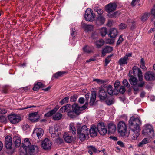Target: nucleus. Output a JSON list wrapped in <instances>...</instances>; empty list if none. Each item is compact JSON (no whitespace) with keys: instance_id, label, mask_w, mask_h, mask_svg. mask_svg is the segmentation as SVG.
<instances>
[{"instance_id":"14","label":"nucleus","mask_w":155,"mask_h":155,"mask_svg":"<svg viewBox=\"0 0 155 155\" xmlns=\"http://www.w3.org/2000/svg\"><path fill=\"white\" fill-rule=\"evenodd\" d=\"M117 5L114 3H110L105 7V10L107 12H110L114 11L116 9Z\"/></svg>"},{"instance_id":"53","label":"nucleus","mask_w":155,"mask_h":155,"mask_svg":"<svg viewBox=\"0 0 155 155\" xmlns=\"http://www.w3.org/2000/svg\"><path fill=\"white\" fill-rule=\"evenodd\" d=\"M6 121V119L5 116H0V121L2 122H5Z\"/></svg>"},{"instance_id":"27","label":"nucleus","mask_w":155,"mask_h":155,"mask_svg":"<svg viewBox=\"0 0 155 155\" xmlns=\"http://www.w3.org/2000/svg\"><path fill=\"white\" fill-rule=\"evenodd\" d=\"M64 138L65 142L67 143H70L72 140V137L70 136H69L66 133H65L64 134Z\"/></svg>"},{"instance_id":"3","label":"nucleus","mask_w":155,"mask_h":155,"mask_svg":"<svg viewBox=\"0 0 155 155\" xmlns=\"http://www.w3.org/2000/svg\"><path fill=\"white\" fill-rule=\"evenodd\" d=\"M77 135L81 141H84L88 137L89 130L86 126L84 125L79 127L77 130Z\"/></svg>"},{"instance_id":"17","label":"nucleus","mask_w":155,"mask_h":155,"mask_svg":"<svg viewBox=\"0 0 155 155\" xmlns=\"http://www.w3.org/2000/svg\"><path fill=\"white\" fill-rule=\"evenodd\" d=\"M97 128L94 126H93L89 130L90 135L93 137H95L97 135Z\"/></svg>"},{"instance_id":"19","label":"nucleus","mask_w":155,"mask_h":155,"mask_svg":"<svg viewBox=\"0 0 155 155\" xmlns=\"http://www.w3.org/2000/svg\"><path fill=\"white\" fill-rule=\"evenodd\" d=\"M71 109V105L70 104H67L61 107L59 110V112L60 113H63L65 112H68Z\"/></svg>"},{"instance_id":"57","label":"nucleus","mask_w":155,"mask_h":155,"mask_svg":"<svg viewBox=\"0 0 155 155\" xmlns=\"http://www.w3.org/2000/svg\"><path fill=\"white\" fill-rule=\"evenodd\" d=\"M96 59V57H91L90 59L86 61V62L87 63L90 62L92 61H94Z\"/></svg>"},{"instance_id":"23","label":"nucleus","mask_w":155,"mask_h":155,"mask_svg":"<svg viewBox=\"0 0 155 155\" xmlns=\"http://www.w3.org/2000/svg\"><path fill=\"white\" fill-rule=\"evenodd\" d=\"M82 27L87 31H90L93 30L94 26L91 25H87L84 23H82L81 25Z\"/></svg>"},{"instance_id":"52","label":"nucleus","mask_w":155,"mask_h":155,"mask_svg":"<svg viewBox=\"0 0 155 155\" xmlns=\"http://www.w3.org/2000/svg\"><path fill=\"white\" fill-rule=\"evenodd\" d=\"M78 97L76 95H74L71 96L70 101L71 102H75L77 100Z\"/></svg>"},{"instance_id":"28","label":"nucleus","mask_w":155,"mask_h":155,"mask_svg":"<svg viewBox=\"0 0 155 155\" xmlns=\"http://www.w3.org/2000/svg\"><path fill=\"white\" fill-rule=\"evenodd\" d=\"M44 87V85L41 82H38L37 83L35 84L33 89L34 91H36L38 90L40 88H42Z\"/></svg>"},{"instance_id":"43","label":"nucleus","mask_w":155,"mask_h":155,"mask_svg":"<svg viewBox=\"0 0 155 155\" xmlns=\"http://www.w3.org/2000/svg\"><path fill=\"white\" fill-rule=\"evenodd\" d=\"M106 102L108 105H110L114 102V99L112 97L110 98L108 97L106 100Z\"/></svg>"},{"instance_id":"47","label":"nucleus","mask_w":155,"mask_h":155,"mask_svg":"<svg viewBox=\"0 0 155 155\" xmlns=\"http://www.w3.org/2000/svg\"><path fill=\"white\" fill-rule=\"evenodd\" d=\"M94 10L99 14H102L103 13V10L99 8H95Z\"/></svg>"},{"instance_id":"29","label":"nucleus","mask_w":155,"mask_h":155,"mask_svg":"<svg viewBox=\"0 0 155 155\" xmlns=\"http://www.w3.org/2000/svg\"><path fill=\"white\" fill-rule=\"evenodd\" d=\"M70 132L71 133L73 134L74 135L76 133V130L73 123H71L69 126Z\"/></svg>"},{"instance_id":"49","label":"nucleus","mask_w":155,"mask_h":155,"mask_svg":"<svg viewBox=\"0 0 155 155\" xmlns=\"http://www.w3.org/2000/svg\"><path fill=\"white\" fill-rule=\"evenodd\" d=\"M123 84L127 87H129L130 86V84L128 83L126 79H124L123 80Z\"/></svg>"},{"instance_id":"41","label":"nucleus","mask_w":155,"mask_h":155,"mask_svg":"<svg viewBox=\"0 0 155 155\" xmlns=\"http://www.w3.org/2000/svg\"><path fill=\"white\" fill-rule=\"evenodd\" d=\"M100 32L101 35L104 36L107 33V29L105 28H102L100 29Z\"/></svg>"},{"instance_id":"62","label":"nucleus","mask_w":155,"mask_h":155,"mask_svg":"<svg viewBox=\"0 0 155 155\" xmlns=\"http://www.w3.org/2000/svg\"><path fill=\"white\" fill-rule=\"evenodd\" d=\"M134 86L133 87L134 90V91H135L134 93L135 94H137V92H138L139 91V88L137 86Z\"/></svg>"},{"instance_id":"64","label":"nucleus","mask_w":155,"mask_h":155,"mask_svg":"<svg viewBox=\"0 0 155 155\" xmlns=\"http://www.w3.org/2000/svg\"><path fill=\"white\" fill-rule=\"evenodd\" d=\"M79 102L81 104H83L84 102V99L82 97H81L79 100Z\"/></svg>"},{"instance_id":"51","label":"nucleus","mask_w":155,"mask_h":155,"mask_svg":"<svg viewBox=\"0 0 155 155\" xmlns=\"http://www.w3.org/2000/svg\"><path fill=\"white\" fill-rule=\"evenodd\" d=\"M90 147L91 148V149L92 150V151L94 152H97V149L95 147L93 146H90L87 147Z\"/></svg>"},{"instance_id":"4","label":"nucleus","mask_w":155,"mask_h":155,"mask_svg":"<svg viewBox=\"0 0 155 155\" xmlns=\"http://www.w3.org/2000/svg\"><path fill=\"white\" fill-rule=\"evenodd\" d=\"M118 131L122 137H128L129 136V133L127 131V126L123 121H120L118 124Z\"/></svg>"},{"instance_id":"6","label":"nucleus","mask_w":155,"mask_h":155,"mask_svg":"<svg viewBox=\"0 0 155 155\" xmlns=\"http://www.w3.org/2000/svg\"><path fill=\"white\" fill-rule=\"evenodd\" d=\"M9 122L12 124H16L18 123L21 120V117L16 114H11L8 116Z\"/></svg>"},{"instance_id":"37","label":"nucleus","mask_w":155,"mask_h":155,"mask_svg":"<svg viewBox=\"0 0 155 155\" xmlns=\"http://www.w3.org/2000/svg\"><path fill=\"white\" fill-rule=\"evenodd\" d=\"M144 76L145 78H155V74L152 71H148L145 74Z\"/></svg>"},{"instance_id":"7","label":"nucleus","mask_w":155,"mask_h":155,"mask_svg":"<svg viewBox=\"0 0 155 155\" xmlns=\"http://www.w3.org/2000/svg\"><path fill=\"white\" fill-rule=\"evenodd\" d=\"M143 132L147 134V135L150 138L154 136V133L152 126L149 124H147L144 126Z\"/></svg>"},{"instance_id":"15","label":"nucleus","mask_w":155,"mask_h":155,"mask_svg":"<svg viewBox=\"0 0 155 155\" xmlns=\"http://www.w3.org/2000/svg\"><path fill=\"white\" fill-rule=\"evenodd\" d=\"M12 138L9 136H6L5 139V147L7 149L12 148Z\"/></svg>"},{"instance_id":"45","label":"nucleus","mask_w":155,"mask_h":155,"mask_svg":"<svg viewBox=\"0 0 155 155\" xmlns=\"http://www.w3.org/2000/svg\"><path fill=\"white\" fill-rule=\"evenodd\" d=\"M69 99V97H65L64 99L61 100L60 101V103L63 104L64 103H68Z\"/></svg>"},{"instance_id":"12","label":"nucleus","mask_w":155,"mask_h":155,"mask_svg":"<svg viewBox=\"0 0 155 155\" xmlns=\"http://www.w3.org/2000/svg\"><path fill=\"white\" fill-rule=\"evenodd\" d=\"M97 128L98 131L101 135H104L107 133V130L105 127L104 123H99L97 125Z\"/></svg>"},{"instance_id":"33","label":"nucleus","mask_w":155,"mask_h":155,"mask_svg":"<svg viewBox=\"0 0 155 155\" xmlns=\"http://www.w3.org/2000/svg\"><path fill=\"white\" fill-rule=\"evenodd\" d=\"M150 13H149L145 12L141 15V20L143 21H145L149 16Z\"/></svg>"},{"instance_id":"54","label":"nucleus","mask_w":155,"mask_h":155,"mask_svg":"<svg viewBox=\"0 0 155 155\" xmlns=\"http://www.w3.org/2000/svg\"><path fill=\"white\" fill-rule=\"evenodd\" d=\"M118 15V13L117 12H115L112 14H110L108 15L109 17L111 18H115Z\"/></svg>"},{"instance_id":"2","label":"nucleus","mask_w":155,"mask_h":155,"mask_svg":"<svg viewBox=\"0 0 155 155\" xmlns=\"http://www.w3.org/2000/svg\"><path fill=\"white\" fill-rule=\"evenodd\" d=\"M129 129L131 130H139V125L141 124V120L138 118L131 117L129 120Z\"/></svg>"},{"instance_id":"20","label":"nucleus","mask_w":155,"mask_h":155,"mask_svg":"<svg viewBox=\"0 0 155 155\" xmlns=\"http://www.w3.org/2000/svg\"><path fill=\"white\" fill-rule=\"evenodd\" d=\"M108 132L109 133H114L116 130V126L113 123H110L108 125Z\"/></svg>"},{"instance_id":"39","label":"nucleus","mask_w":155,"mask_h":155,"mask_svg":"<svg viewBox=\"0 0 155 155\" xmlns=\"http://www.w3.org/2000/svg\"><path fill=\"white\" fill-rule=\"evenodd\" d=\"M93 49V47H90L88 46H86L84 47L83 48L84 51L87 53L91 52L92 51Z\"/></svg>"},{"instance_id":"48","label":"nucleus","mask_w":155,"mask_h":155,"mask_svg":"<svg viewBox=\"0 0 155 155\" xmlns=\"http://www.w3.org/2000/svg\"><path fill=\"white\" fill-rule=\"evenodd\" d=\"M60 131V127L59 125L56 124L55 125L54 128V131L57 133H58Z\"/></svg>"},{"instance_id":"26","label":"nucleus","mask_w":155,"mask_h":155,"mask_svg":"<svg viewBox=\"0 0 155 155\" xmlns=\"http://www.w3.org/2000/svg\"><path fill=\"white\" fill-rule=\"evenodd\" d=\"M16 147H19L21 143V139L20 137L18 136H15L13 138Z\"/></svg>"},{"instance_id":"30","label":"nucleus","mask_w":155,"mask_h":155,"mask_svg":"<svg viewBox=\"0 0 155 155\" xmlns=\"http://www.w3.org/2000/svg\"><path fill=\"white\" fill-rule=\"evenodd\" d=\"M133 133H132V135L131 136V137L132 139L134 140H136L137 139L139 135V130H131Z\"/></svg>"},{"instance_id":"61","label":"nucleus","mask_w":155,"mask_h":155,"mask_svg":"<svg viewBox=\"0 0 155 155\" xmlns=\"http://www.w3.org/2000/svg\"><path fill=\"white\" fill-rule=\"evenodd\" d=\"M120 82L119 81H117L114 84V86L116 88H117L119 86Z\"/></svg>"},{"instance_id":"36","label":"nucleus","mask_w":155,"mask_h":155,"mask_svg":"<svg viewBox=\"0 0 155 155\" xmlns=\"http://www.w3.org/2000/svg\"><path fill=\"white\" fill-rule=\"evenodd\" d=\"M67 72L64 71H59L56 73L54 75V78H57L58 77H62L63 75L66 74Z\"/></svg>"},{"instance_id":"42","label":"nucleus","mask_w":155,"mask_h":155,"mask_svg":"<svg viewBox=\"0 0 155 155\" xmlns=\"http://www.w3.org/2000/svg\"><path fill=\"white\" fill-rule=\"evenodd\" d=\"M75 114H77L74 111H72L71 109L68 111V115L71 118H73L75 117Z\"/></svg>"},{"instance_id":"24","label":"nucleus","mask_w":155,"mask_h":155,"mask_svg":"<svg viewBox=\"0 0 155 155\" xmlns=\"http://www.w3.org/2000/svg\"><path fill=\"white\" fill-rule=\"evenodd\" d=\"M105 18L101 15L98 16L96 21V24L98 25L103 24L105 22Z\"/></svg>"},{"instance_id":"46","label":"nucleus","mask_w":155,"mask_h":155,"mask_svg":"<svg viewBox=\"0 0 155 155\" xmlns=\"http://www.w3.org/2000/svg\"><path fill=\"white\" fill-rule=\"evenodd\" d=\"M93 81H95L97 82L99 84H102L106 82V81L105 80H102L98 79H94L93 80Z\"/></svg>"},{"instance_id":"21","label":"nucleus","mask_w":155,"mask_h":155,"mask_svg":"<svg viewBox=\"0 0 155 155\" xmlns=\"http://www.w3.org/2000/svg\"><path fill=\"white\" fill-rule=\"evenodd\" d=\"M113 50V48L110 46H106L103 49L102 51V56L104 57L105 56V54L110 52Z\"/></svg>"},{"instance_id":"60","label":"nucleus","mask_w":155,"mask_h":155,"mask_svg":"<svg viewBox=\"0 0 155 155\" xmlns=\"http://www.w3.org/2000/svg\"><path fill=\"white\" fill-rule=\"evenodd\" d=\"M59 132L57 133L54 131V132L51 133V136L52 137L54 138L56 137L57 136L59 135Z\"/></svg>"},{"instance_id":"44","label":"nucleus","mask_w":155,"mask_h":155,"mask_svg":"<svg viewBox=\"0 0 155 155\" xmlns=\"http://www.w3.org/2000/svg\"><path fill=\"white\" fill-rule=\"evenodd\" d=\"M123 35H120V36L119 37V39L117 41V45H116L117 46L118 45L120 44L123 41L124 39L123 38Z\"/></svg>"},{"instance_id":"40","label":"nucleus","mask_w":155,"mask_h":155,"mask_svg":"<svg viewBox=\"0 0 155 155\" xmlns=\"http://www.w3.org/2000/svg\"><path fill=\"white\" fill-rule=\"evenodd\" d=\"M129 81L130 84L133 85H135L138 82V80L137 78H130Z\"/></svg>"},{"instance_id":"11","label":"nucleus","mask_w":155,"mask_h":155,"mask_svg":"<svg viewBox=\"0 0 155 155\" xmlns=\"http://www.w3.org/2000/svg\"><path fill=\"white\" fill-rule=\"evenodd\" d=\"M52 144L49 139L46 138L42 141L41 147L46 150H50L51 148Z\"/></svg>"},{"instance_id":"16","label":"nucleus","mask_w":155,"mask_h":155,"mask_svg":"<svg viewBox=\"0 0 155 155\" xmlns=\"http://www.w3.org/2000/svg\"><path fill=\"white\" fill-rule=\"evenodd\" d=\"M44 131L41 128H37L35 129L33 131V134H36L38 138H41L43 135Z\"/></svg>"},{"instance_id":"25","label":"nucleus","mask_w":155,"mask_h":155,"mask_svg":"<svg viewBox=\"0 0 155 155\" xmlns=\"http://www.w3.org/2000/svg\"><path fill=\"white\" fill-rule=\"evenodd\" d=\"M96 96V94L94 92H92L91 95L90 101L89 104L91 105H93L94 102L95 101Z\"/></svg>"},{"instance_id":"8","label":"nucleus","mask_w":155,"mask_h":155,"mask_svg":"<svg viewBox=\"0 0 155 155\" xmlns=\"http://www.w3.org/2000/svg\"><path fill=\"white\" fill-rule=\"evenodd\" d=\"M92 12V10L90 8L87 9L86 11L84 17L87 21H93L94 20L95 15Z\"/></svg>"},{"instance_id":"35","label":"nucleus","mask_w":155,"mask_h":155,"mask_svg":"<svg viewBox=\"0 0 155 155\" xmlns=\"http://www.w3.org/2000/svg\"><path fill=\"white\" fill-rule=\"evenodd\" d=\"M57 109L56 108H54L51 110L49 111L45 114V116L49 117L52 115L57 111Z\"/></svg>"},{"instance_id":"63","label":"nucleus","mask_w":155,"mask_h":155,"mask_svg":"<svg viewBox=\"0 0 155 155\" xmlns=\"http://www.w3.org/2000/svg\"><path fill=\"white\" fill-rule=\"evenodd\" d=\"M117 144L121 147H124V143L121 141H118L117 142Z\"/></svg>"},{"instance_id":"22","label":"nucleus","mask_w":155,"mask_h":155,"mask_svg":"<svg viewBox=\"0 0 155 155\" xmlns=\"http://www.w3.org/2000/svg\"><path fill=\"white\" fill-rule=\"evenodd\" d=\"M117 30L115 28H112L110 30L109 35L111 38H114L117 35Z\"/></svg>"},{"instance_id":"56","label":"nucleus","mask_w":155,"mask_h":155,"mask_svg":"<svg viewBox=\"0 0 155 155\" xmlns=\"http://www.w3.org/2000/svg\"><path fill=\"white\" fill-rule=\"evenodd\" d=\"M119 27L120 29H124L126 28L127 25L125 24L121 23L119 25Z\"/></svg>"},{"instance_id":"9","label":"nucleus","mask_w":155,"mask_h":155,"mask_svg":"<svg viewBox=\"0 0 155 155\" xmlns=\"http://www.w3.org/2000/svg\"><path fill=\"white\" fill-rule=\"evenodd\" d=\"M132 56V53H127L125 55L120 58L118 61V64L120 66L126 65L128 63V60Z\"/></svg>"},{"instance_id":"34","label":"nucleus","mask_w":155,"mask_h":155,"mask_svg":"<svg viewBox=\"0 0 155 155\" xmlns=\"http://www.w3.org/2000/svg\"><path fill=\"white\" fill-rule=\"evenodd\" d=\"M148 143V140L147 139L144 138L141 142H140L137 144V146L139 147H142L143 146Z\"/></svg>"},{"instance_id":"1","label":"nucleus","mask_w":155,"mask_h":155,"mask_svg":"<svg viewBox=\"0 0 155 155\" xmlns=\"http://www.w3.org/2000/svg\"><path fill=\"white\" fill-rule=\"evenodd\" d=\"M22 143L25 152H21L20 155H33L35 151L38 149L37 146L31 145L28 138L25 139L22 141Z\"/></svg>"},{"instance_id":"5","label":"nucleus","mask_w":155,"mask_h":155,"mask_svg":"<svg viewBox=\"0 0 155 155\" xmlns=\"http://www.w3.org/2000/svg\"><path fill=\"white\" fill-rule=\"evenodd\" d=\"M133 71H130L129 75L130 78H142L143 73L141 69L138 67L134 66L133 67Z\"/></svg>"},{"instance_id":"18","label":"nucleus","mask_w":155,"mask_h":155,"mask_svg":"<svg viewBox=\"0 0 155 155\" xmlns=\"http://www.w3.org/2000/svg\"><path fill=\"white\" fill-rule=\"evenodd\" d=\"M99 97L101 100H104L107 97V93L104 90H100L99 92Z\"/></svg>"},{"instance_id":"58","label":"nucleus","mask_w":155,"mask_h":155,"mask_svg":"<svg viewBox=\"0 0 155 155\" xmlns=\"http://www.w3.org/2000/svg\"><path fill=\"white\" fill-rule=\"evenodd\" d=\"M56 141L57 143L61 144L63 142V141L61 138H58L56 139Z\"/></svg>"},{"instance_id":"50","label":"nucleus","mask_w":155,"mask_h":155,"mask_svg":"<svg viewBox=\"0 0 155 155\" xmlns=\"http://www.w3.org/2000/svg\"><path fill=\"white\" fill-rule=\"evenodd\" d=\"M119 92L121 94H124L125 91L126 90L124 86H122L120 87L119 90Z\"/></svg>"},{"instance_id":"32","label":"nucleus","mask_w":155,"mask_h":155,"mask_svg":"<svg viewBox=\"0 0 155 155\" xmlns=\"http://www.w3.org/2000/svg\"><path fill=\"white\" fill-rule=\"evenodd\" d=\"M107 91L109 94L113 95L116 94L114 91L111 85L107 87Z\"/></svg>"},{"instance_id":"13","label":"nucleus","mask_w":155,"mask_h":155,"mask_svg":"<svg viewBox=\"0 0 155 155\" xmlns=\"http://www.w3.org/2000/svg\"><path fill=\"white\" fill-rule=\"evenodd\" d=\"M38 112L31 113L29 114V120L32 122H37L39 118V116L38 115Z\"/></svg>"},{"instance_id":"10","label":"nucleus","mask_w":155,"mask_h":155,"mask_svg":"<svg viewBox=\"0 0 155 155\" xmlns=\"http://www.w3.org/2000/svg\"><path fill=\"white\" fill-rule=\"evenodd\" d=\"M88 105V103L87 104L85 103V104L81 107H80L78 104H74L72 105V110L77 114H79L81 111L85 109L87 107V106Z\"/></svg>"},{"instance_id":"59","label":"nucleus","mask_w":155,"mask_h":155,"mask_svg":"<svg viewBox=\"0 0 155 155\" xmlns=\"http://www.w3.org/2000/svg\"><path fill=\"white\" fill-rule=\"evenodd\" d=\"M29 128V126L27 124H25L22 126V129L24 131H26Z\"/></svg>"},{"instance_id":"31","label":"nucleus","mask_w":155,"mask_h":155,"mask_svg":"<svg viewBox=\"0 0 155 155\" xmlns=\"http://www.w3.org/2000/svg\"><path fill=\"white\" fill-rule=\"evenodd\" d=\"M62 117V115L59 112L57 113L53 116V118L54 120H60Z\"/></svg>"},{"instance_id":"55","label":"nucleus","mask_w":155,"mask_h":155,"mask_svg":"<svg viewBox=\"0 0 155 155\" xmlns=\"http://www.w3.org/2000/svg\"><path fill=\"white\" fill-rule=\"evenodd\" d=\"M140 0H133L131 5L132 6H134L138 2H139Z\"/></svg>"},{"instance_id":"38","label":"nucleus","mask_w":155,"mask_h":155,"mask_svg":"<svg viewBox=\"0 0 155 155\" xmlns=\"http://www.w3.org/2000/svg\"><path fill=\"white\" fill-rule=\"evenodd\" d=\"M104 44V41L103 40H100L97 41L95 43V45L96 47L99 48L101 47Z\"/></svg>"}]
</instances>
